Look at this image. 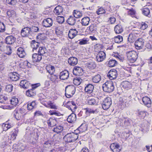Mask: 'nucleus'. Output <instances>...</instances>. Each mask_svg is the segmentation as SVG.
Returning <instances> with one entry per match:
<instances>
[{"label": "nucleus", "instance_id": "obj_1", "mask_svg": "<svg viewBox=\"0 0 152 152\" xmlns=\"http://www.w3.org/2000/svg\"><path fill=\"white\" fill-rule=\"evenodd\" d=\"M78 137V133L71 132L67 133L63 138L64 141L67 142H75Z\"/></svg>", "mask_w": 152, "mask_h": 152}, {"label": "nucleus", "instance_id": "obj_2", "mask_svg": "<svg viewBox=\"0 0 152 152\" xmlns=\"http://www.w3.org/2000/svg\"><path fill=\"white\" fill-rule=\"evenodd\" d=\"M26 134L29 136L31 139L37 141L39 139V132L37 130H34L32 129H30L29 127L26 129Z\"/></svg>", "mask_w": 152, "mask_h": 152}, {"label": "nucleus", "instance_id": "obj_3", "mask_svg": "<svg viewBox=\"0 0 152 152\" xmlns=\"http://www.w3.org/2000/svg\"><path fill=\"white\" fill-rule=\"evenodd\" d=\"M148 36L147 34H144L142 37L137 39L134 42L135 47L136 49L140 50L142 48L145 40L146 38H148Z\"/></svg>", "mask_w": 152, "mask_h": 152}, {"label": "nucleus", "instance_id": "obj_4", "mask_svg": "<svg viewBox=\"0 0 152 152\" xmlns=\"http://www.w3.org/2000/svg\"><path fill=\"white\" fill-rule=\"evenodd\" d=\"M26 110L23 108H16L14 111V117L17 120L22 119L26 113Z\"/></svg>", "mask_w": 152, "mask_h": 152}, {"label": "nucleus", "instance_id": "obj_5", "mask_svg": "<svg viewBox=\"0 0 152 152\" xmlns=\"http://www.w3.org/2000/svg\"><path fill=\"white\" fill-rule=\"evenodd\" d=\"M102 88L103 91L106 92H111L114 89L113 83L111 81L106 82L103 84Z\"/></svg>", "mask_w": 152, "mask_h": 152}, {"label": "nucleus", "instance_id": "obj_6", "mask_svg": "<svg viewBox=\"0 0 152 152\" xmlns=\"http://www.w3.org/2000/svg\"><path fill=\"white\" fill-rule=\"evenodd\" d=\"M65 95L67 98L72 97L75 92V87L73 85L67 86L65 89Z\"/></svg>", "mask_w": 152, "mask_h": 152}, {"label": "nucleus", "instance_id": "obj_7", "mask_svg": "<svg viewBox=\"0 0 152 152\" xmlns=\"http://www.w3.org/2000/svg\"><path fill=\"white\" fill-rule=\"evenodd\" d=\"M126 55L128 60L131 63L134 62L138 57V53L134 50L127 52Z\"/></svg>", "mask_w": 152, "mask_h": 152}, {"label": "nucleus", "instance_id": "obj_8", "mask_svg": "<svg viewBox=\"0 0 152 152\" xmlns=\"http://www.w3.org/2000/svg\"><path fill=\"white\" fill-rule=\"evenodd\" d=\"M21 35L23 37H29L32 36L30 27L27 26L23 28L21 31Z\"/></svg>", "mask_w": 152, "mask_h": 152}, {"label": "nucleus", "instance_id": "obj_9", "mask_svg": "<svg viewBox=\"0 0 152 152\" xmlns=\"http://www.w3.org/2000/svg\"><path fill=\"white\" fill-rule=\"evenodd\" d=\"M112 104L111 98L109 97L105 98L102 103V108L104 110H106L109 108Z\"/></svg>", "mask_w": 152, "mask_h": 152}, {"label": "nucleus", "instance_id": "obj_10", "mask_svg": "<svg viewBox=\"0 0 152 152\" xmlns=\"http://www.w3.org/2000/svg\"><path fill=\"white\" fill-rule=\"evenodd\" d=\"M53 23V20L50 18L44 19L42 22L43 26L46 28L50 27L52 26Z\"/></svg>", "mask_w": 152, "mask_h": 152}, {"label": "nucleus", "instance_id": "obj_11", "mask_svg": "<svg viewBox=\"0 0 152 152\" xmlns=\"http://www.w3.org/2000/svg\"><path fill=\"white\" fill-rule=\"evenodd\" d=\"M105 58L106 54L103 51H99L96 57V60L99 62L103 61Z\"/></svg>", "mask_w": 152, "mask_h": 152}, {"label": "nucleus", "instance_id": "obj_12", "mask_svg": "<svg viewBox=\"0 0 152 152\" xmlns=\"http://www.w3.org/2000/svg\"><path fill=\"white\" fill-rule=\"evenodd\" d=\"M107 76L109 79L113 80L115 79L117 76V72L115 69H112L108 72Z\"/></svg>", "mask_w": 152, "mask_h": 152}, {"label": "nucleus", "instance_id": "obj_13", "mask_svg": "<svg viewBox=\"0 0 152 152\" xmlns=\"http://www.w3.org/2000/svg\"><path fill=\"white\" fill-rule=\"evenodd\" d=\"M83 72V70L81 67L76 66L74 67L73 73L74 75L76 76L81 75Z\"/></svg>", "mask_w": 152, "mask_h": 152}, {"label": "nucleus", "instance_id": "obj_14", "mask_svg": "<svg viewBox=\"0 0 152 152\" xmlns=\"http://www.w3.org/2000/svg\"><path fill=\"white\" fill-rule=\"evenodd\" d=\"M59 76L60 79L61 80H67L69 76V72L66 70L63 71L60 73Z\"/></svg>", "mask_w": 152, "mask_h": 152}, {"label": "nucleus", "instance_id": "obj_15", "mask_svg": "<svg viewBox=\"0 0 152 152\" xmlns=\"http://www.w3.org/2000/svg\"><path fill=\"white\" fill-rule=\"evenodd\" d=\"M110 148L113 152H119L121 150V148L117 143H114L111 144Z\"/></svg>", "mask_w": 152, "mask_h": 152}, {"label": "nucleus", "instance_id": "obj_16", "mask_svg": "<svg viewBox=\"0 0 152 152\" xmlns=\"http://www.w3.org/2000/svg\"><path fill=\"white\" fill-rule=\"evenodd\" d=\"M87 129V125L86 123H83L75 132L78 133L83 132L86 131Z\"/></svg>", "mask_w": 152, "mask_h": 152}, {"label": "nucleus", "instance_id": "obj_17", "mask_svg": "<svg viewBox=\"0 0 152 152\" xmlns=\"http://www.w3.org/2000/svg\"><path fill=\"white\" fill-rule=\"evenodd\" d=\"M20 85L21 87L25 89L28 88L31 86V84L28 81L25 80H21L20 83Z\"/></svg>", "mask_w": 152, "mask_h": 152}, {"label": "nucleus", "instance_id": "obj_18", "mask_svg": "<svg viewBox=\"0 0 152 152\" xmlns=\"http://www.w3.org/2000/svg\"><path fill=\"white\" fill-rule=\"evenodd\" d=\"M16 38L14 36L11 35L7 37L5 39V42L6 44L11 45L14 43L16 40Z\"/></svg>", "mask_w": 152, "mask_h": 152}, {"label": "nucleus", "instance_id": "obj_19", "mask_svg": "<svg viewBox=\"0 0 152 152\" xmlns=\"http://www.w3.org/2000/svg\"><path fill=\"white\" fill-rule=\"evenodd\" d=\"M94 86L91 84L89 83L86 85L85 88V91L88 94L91 93L94 89Z\"/></svg>", "mask_w": 152, "mask_h": 152}, {"label": "nucleus", "instance_id": "obj_20", "mask_svg": "<svg viewBox=\"0 0 152 152\" xmlns=\"http://www.w3.org/2000/svg\"><path fill=\"white\" fill-rule=\"evenodd\" d=\"M77 31L75 29H71L68 33V36L70 39H72L77 34Z\"/></svg>", "mask_w": 152, "mask_h": 152}, {"label": "nucleus", "instance_id": "obj_21", "mask_svg": "<svg viewBox=\"0 0 152 152\" xmlns=\"http://www.w3.org/2000/svg\"><path fill=\"white\" fill-rule=\"evenodd\" d=\"M68 63L71 66H74L78 62V60L75 57H72L68 59Z\"/></svg>", "mask_w": 152, "mask_h": 152}, {"label": "nucleus", "instance_id": "obj_22", "mask_svg": "<svg viewBox=\"0 0 152 152\" xmlns=\"http://www.w3.org/2000/svg\"><path fill=\"white\" fill-rule=\"evenodd\" d=\"M42 57L38 53H34L32 56V61L34 63L39 62L42 59Z\"/></svg>", "mask_w": 152, "mask_h": 152}, {"label": "nucleus", "instance_id": "obj_23", "mask_svg": "<svg viewBox=\"0 0 152 152\" xmlns=\"http://www.w3.org/2000/svg\"><path fill=\"white\" fill-rule=\"evenodd\" d=\"M142 101L145 105L147 107H150L151 104L150 99L147 96L143 97L142 99Z\"/></svg>", "mask_w": 152, "mask_h": 152}, {"label": "nucleus", "instance_id": "obj_24", "mask_svg": "<svg viewBox=\"0 0 152 152\" xmlns=\"http://www.w3.org/2000/svg\"><path fill=\"white\" fill-rule=\"evenodd\" d=\"M40 44L39 42H36L35 40H33L31 43V47L32 48V51H34L36 50L39 47Z\"/></svg>", "mask_w": 152, "mask_h": 152}, {"label": "nucleus", "instance_id": "obj_25", "mask_svg": "<svg viewBox=\"0 0 152 152\" xmlns=\"http://www.w3.org/2000/svg\"><path fill=\"white\" fill-rule=\"evenodd\" d=\"M76 119V115L73 113L69 115L67 118V121L70 123H72L75 121Z\"/></svg>", "mask_w": 152, "mask_h": 152}, {"label": "nucleus", "instance_id": "obj_26", "mask_svg": "<svg viewBox=\"0 0 152 152\" xmlns=\"http://www.w3.org/2000/svg\"><path fill=\"white\" fill-rule=\"evenodd\" d=\"M47 123L49 126L53 127L56 125L57 121L53 117L50 118L48 120Z\"/></svg>", "mask_w": 152, "mask_h": 152}, {"label": "nucleus", "instance_id": "obj_27", "mask_svg": "<svg viewBox=\"0 0 152 152\" xmlns=\"http://www.w3.org/2000/svg\"><path fill=\"white\" fill-rule=\"evenodd\" d=\"M90 20L89 17H85L82 19L80 23L82 26H86L89 24Z\"/></svg>", "mask_w": 152, "mask_h": 152}, {"label": "nucleus", "instance_id": "obj_28", "mask_svg": "<svg viewBox=\"0 0 152 152\" xmlns=\"http://www.w3.org/2000/svg\"><path fill=\"white\" fill-rule=\"evenodd\" d=\"M17 51V54L20 58H23L26 55L24 49L21 47L19 48L18 49Z\"/></svg>", "mask_w": 152, "mask_h": 152}, {"label": "nucleus", "instance_id": "obj_29", "mask_svg": "<svg viewBox=\"0 0 152 152\" xmlns=\"http://www.w3.org/2000/svg\"><path fill=\"white\" fill-rule=\"evenodd\" d=\"M108 62V65L109 67H113L117 65L118 62L115 59L109 58Z\"/></svg>", "mask_w": 152, "mask_h": 152}, {"label": "nucleus", "instance_id": "obj_30", "mask_svg": "<svg viewBox=\"0 0 152 152\" xmlns=\"http://www.w3.org/2000/svg\"><path fill=\"white\" fill-rule=\"evenodd\" d=\"M18 74L16 73H12L9 75V77L10 80L12 81H16L19 79Z\"/></svg>", "mask_w": 152, "mask_h": 152}, {"label": "nucleus", "instance_id": "obj_31", "mask_svg": "<svg viewBox=\"0 0 152 152\" xmlns=\"http://www.w3.org/2000/svg\"><path fill=\"white\" fill-rule=\"evenodd\" d=\"M63 11V7L60 5L56 7L54 10V13L57 15H60L62 13Z\"/></svg>", "mask_w": 152, "mask_h": 152}, {"label": "nucleus", "instance_id": "obj_32", "mask_svg": "<svg viewBox=\"0 0 152 152\" xmlns=\"http://www.w3.org/2000/svg\"><path fill=\"white\" fill-rule=\"evenodd\" d=\"M75 18L73 16H70L67 20V23L70 25H74L76 22Z\"/></svg>", "mask_w": 152, "mask_h": 152}, {"label": "nucleus", "instance_id": "obj_33", "mask_svg": "<svg viewBox=\"0 0 152 152\" xmlns=\"http://www.w3.org/2000/svg\"><path fill=\"white\" fill-rule=\"evenodd\" d=\"M12 133L11 135V140H14L16 139L17 134L18 132V128L14 129L12 131Z\"/></svg>", "mask_w": 152, "mask_h": 152}, {"label": "nucleus", "instance_id": "obj_34", "mask_svg": "<svg viewBox=\"0 0 152 152\" xmlns=\"http://www.w3.org/2000/svg\"><path fill=\"white\" fill-rule=\"evenodd\" d=\"M114 31L116 34H120L123 31L122 26L119 24L116 25L114 28Z\"/></svg>", "mask_w": 152, "mask_h": 152}, {"label": "nucleus", "instance_id": "obj_35", "mask_svg": "<svg viewBox=\"0 0 152 152\" xmlns=\"http://www.w3.org/2000/svg\"><path fill=\"white\" fill-rule=\"evenodd\" d=\"M136 38V36L135 35V34L131 33L129 34L128 40L130 42H133L134 41Z\"/></svg>", "mask_w": 152, "mask_h": 152}, {"label": "nucleus", "instance_id": "obj_36", "mask_svg": "<svg viewBox=\"0 0 152 152\" xmlns=\"http://www.w3.org/2000/svg\"><path fill=\"white\" fill-rule=\"evenodd\" d=\"M101 79V76L99 74H97L92 77V81L94 83H98Z\"/></svg>", "mask_w": 152, "mask_h": 152}, {"label": "nucleus", "instance_id": "obj_37", "mask_svg": "<svg viewBox=\"0 0 152 152\" xmlns=\"http://www.w3.org/2000/svg\"><path fill=\"white\" fill-rule=\"evenodd\" d=\"M96 25L94 24H92L90 26L87 27V30H89L91 32L94 33L96 30Z\"/></svg>", "mask_w": 152, "mask_h": 152}, {"label": "nucleus", "instance_id": "obj_38", "mask_svg": "<svg viewBox=\"0 0 152 152\" xmlns=\"http://www.w3.org/2000/svg\"><path fill=\"white\" fill-rule=\"evenodd\" d=\"M73 16L76 18H80L83 15L81 12L77 10H74L73 12Z\"/></svg>", "mask_w": 152, "mask_h": 152}, {"label": "nucleus", "instance_id": "obj_39", "mask_svg": "<svg viewBox=\"0 0 152 152\" xmlns=\"http://www.w3.org/2000/svg\"><path fill=\"white\" fill-rule=\"evenodd\" d=\"M36 94L35 91L32 89L28 90L26 92V95L28 96H35Z\"/></svg>", "mask_w": 152, "mask_h": 152}, {"label": "nucleus", "instance_id": "obj_40", "mask_svg": "<svg viewBox=\"0 0 152 152\" xmlns=\"http://www.w3.org/2000/svg\"><path fill=\"white\" fill-rule=\"evenodd\" d=\"M46 51V50L45 47H40L38 50V54L42 57L43 55L45 53Z\"/></svg>", "mask_w": 152, "mask_h": 152}, {"label": "nucleus", "instance_id": "obj_41", "mask_svg": "<svg viewBox=\"0 0 152 152\" xmlns=\"http://www.w3.org/2000/svg\"><path fill=\"white\" fill-rule=\"evenodd\" d=\"M36 105L35 101H33L29 103L28 104L27 108L29 110H31L34 108Z\"/></svg>", "mask_w": 152, "mask_h": 152}, {"label": "nucleus", "instance_id": "obj_42", "mask_svg": "<svg viewBox=\"0 0 152 152\" xmlns=\"http://www.w3.org/2000/svg\"><path fill=\"white\" fill-rule=\"evenodd\" d=\"M11 104L15 106L17 105L19 102L18 99L15 96L13 97L10 100Z\"/></svg>", "mask_w": 152, "mask_h": 152}, {"label": "nucleus", "instance_id": "obj_43", "mask_svg": "<svg viewBox=\"0 0 152 152\" xmlns=\"http://www.w3.org/2000/svg\"><path fill=\"white\" fill-rule=\"evenodd\" d=\"M121 85L123 88L126 90L129 89L130 87V83L127 81L123 82L121 84Z\"/></svg>", "mask_w": 152, "mask_h": 152}, {"label": "nucleus", "instance_id": "obj_44", "mask_svg": "<svg viewBox=\"0 0 152 152\" xmlns=\"http://www.w3.org/2000/svg\"><path fill=\"white\" fill-rule=\"evenodd\" d=\"M138 113L139 116L141 119H143L146 115V113L145 111H142L138 110Z\"/></svg>", "mask_w": 152, "mask_h": 152}, {"label": "nucleus", "instance_id": "obj_45", "mask_svg": "<svg viewBox=\"0 0 152 152\" xmlns=\"http://www.w3.org/2000/svg\"><path fill=\"white\" fill-rule=\"evenodd\" d=\"M87 64L88 67L91 69H94L96 66V64L95 62L94 61L88 62Z\"/></svg>", "mask_w": 152, "mask_h": 152}, {"label": "nucleus", "instance_id": "obj_46", "mask_svg": "<svg viewBox=\"0 0 152 152\" xmlns=\"http://www.w3.org/2000/svg\"><path fill=\"white\" fill-rule=\"evenodd\" d=\"M115 42L118 43L121 42L123 40V38L122 36L118 35L114 38Z\"/></svg>", "mask_w": 152, "mask_h": 152}, {"label": "nucleus", "instance_id": "obj_47", "mask_svg": "<svg viewBox=\"0 0 152 152\" xmlns=\"http://www.w3.org/2000/svg\"><path fill=\"white\" fill-rule=\"evenodd\" d=\"M63 127L61 126H58L54 127L53 131L54 132L58 133L61 132L63 130Z\"/></svg>", "mask_w": 152, "mask_h": 152}, {"label": "nucleus", "instance_id": "obj_48", "mask_svg": "<svg viewBox=\"0 0 152 152\" xmlns=\"http://www.w3.org/2000/svg\"><path fill=\"white\" fill-rule=\"evenodd\" d=\"M48 77L51 81L54 82L55 81L58 79V76L56 75H53V74L48 75Z\"/></svg>", "mask_w": 152, "mask_h": 152}, {"label": "nucleus", "instance_id": "obj_49", "mask_svg": "<svg viewBox=\"0 0 152 152\" xmlns=\"http://www.w3.org/2000/svg\"><path fill=\"white\" fill-rule=\"evenodd\" d=\"M13 86L12 84L7 85L5 88V90L8 92H11L13 90Z\"/></svg>", "mask_w": 152, "mask_h": 152}, {"label": "nucleus", "instance_id": "obj_50", "mask_svg": "<svg viewBox=\"0 0 152 152\" xmlns=\"http://www.w3.org/2000/svg\"><path fill=\"white\" fill-rule=\"evenodd\" d=\"M84 109L85 110V113L87 115L91 113H94L96 111V110H94L88 108H85Z\"/></svg>", "mask_w": 152, "mask_h": 152}, {"label": "nucleus", "instance_id": "obj_51", "mask_svg": "<svg viewBox=\"0 0 152 152\" xmlns=\"http://www.w3.org/2000/svg\"><path fill=\"white\" fill-rule=\"evenodd\" d=\"M122 134L124 137L126 138V139H127L129 138L130 136L132 135L131 132L128 131H124L123 132Z\"/></svg>", "mask_w": 152, "mask_h": 152}, {"label": "nucleus", "instance_id": "obj_52", "mask_svg": "<svg viewBox=\"0 0 152 152\" xmlns=\"http://www.w3.org/2000/svg\"><path fill=\"white\" fill-rule=\"evenodd\" d=\"M79 44L80 45H85L88 44V40L86 38H84L79 40Z\"/></svg>", "mask_w": 152, "mask_h": 152}, {"label": "nucleus", "instance_id": "obj_53", "mask_svg": "<svg viewBox=\"0 0 152 152\" xmlns=\"http://www.w3.org/2000/svg\"><path fill=\"white\" fill-rule=\"evenodd\" d=\"M142 14L146 16H147L150 13V10L148 7L142 9Z\"/></svg>", "mask_w": 152, "mask_h": 152}, {"label": "nucleus", "instance_id": "obj_54", "mask_svg": "<svg viewBox=\"0 0 152 152\" xmlns=\"http://www.w3.org/2000/svg\"><path fill=\"white\" fill-rule=\"evenodd\" d=\"M56 20L57 22L59 24H62L64 22V18L63 16H58Z\"/></svg>", "mask_w": 152, "mask_h": 152}, {"label": "nucleus", "instance_id": "obj_55", "mask_svg": "<svg viewBox=\"0 0 152 152\" xmlns=\"http://www.w3.org/2000/svg\"><path fill=\"white\" fill-rule=\"evenodd\" d=\"M30 29L31 31V32L32 34V36L34 35V32H37L39 31V28L35 26H32L30 27Z\"/></svg>", "mask_w": 152, "mask_h": 152}, {"label": "nucleus", "instance_id": "obj_56", "mask_svg": "<svg viewBox=\"0 0 152 152\" xmlns=\"http://www.w3.org/2000/svg\"><path fill=\"white\" fill-rule=\"evenodd\" d=\"M46 37L44 34H39L37 37V38L40 40H43L45 39Z\"/></svg>", "mask_w": 152, "mask_h": 152}, {"label": "nucleus", "instance_id": "obj_57", "mask_svg": "<svg viewBox=\"0 0 152 152\" xmlns=\"http://www.w3.org/2000/svg\"><path fill=\"white\" fill-rule=\"evenodd\" d=\"M88 104L89 105H92L96 104V103L95 99H91L88 100Z\"/></svg>", "mask_w": 152, "mask_h": 152}, {"label": "nucleus", "instance_id": "obj_58", "mask_svg": "<svg viewBox=\"0 0 152 152\" xmlns=\"http://www.w3.org/2000/svg\"><path fill=\"white\" fill-rule=\"evenodd\" d=\"M46 107L53 109H57L56 106L51 102H49L47 104V105H46Z\"/></svg>", "mask_w": 152, "mask_h": 152}, {"label": "nucleus", "instance_id": "obj_59", "mask_svg": "<svg viewBox=\"0 0 152 152\" xmlns=\"http://www.w3.org/2000/svg\"><path fill=\"white\" fill-rule=\"evenodd\" d=\"M124 125L123 126L126 128H127L128 126H130V120L128 118H126L124 119Z\"/></svg>", "mask_w": 152, "mask_h": 152}, {"label": "nucleus", "instance_id": "obj_60", "mask_svg": "<svg viewBox=\"0 0 152 152\" xmlns=\"http://www.w3.org/2000/svg\"><path fill=\"white\" fill-rule=\"evenodd\" d=\"M96 12L98 15H99L101 14L104 13L105 11L103 8L100 7L97 10Z\"/></svg>", "mask_w": 152, "mask_h": 152}, {"label": "nucleus", "instance_id": "obj_61", "mask_svg": "<svg viewBox=\"0 0 152 152\" xmlns=\"http://www.w3.org/2000/svg\"><path fill=\"white\" fill-rule=\"evenodd\" d=\"M82 79L80 77H76L74 79L73 82L74 83H76V85H79L81 83Z\"/></svg>", "mask_w": 152, "mask_h": 152}, {"label": "nucleus", "instance_id": "obj_62", "mask_svg": "<svg viewBox=\"0 0 152 152\" xmlns=\"http://www.w3.org/2000/svg\"><path fill=\"white\" fill-rule=\"evenodd\" d=\"M105 5H106V10L109 11L111 12L112 10L111 8L110 3L107 1L105 2Z\"/></svg>", "mask_w": 152, "mask_h": 152}, {"label": "nucleus", "instance_id": "obj_63", "mask_svg": "<svg viewBox=\"0 0 152 152\" xmlns=\"http://www.w3.org/2000/svg\"><path fill=\"white\" fill-rule=\"evenodd\" d=\"M5 30V27L4 23L0 22V32H4Z\"/></svg>", "mask_w": 152, "mask_h": 152}, {"label": "nucleus", "instance_id": "obj_64", "mask_svg": "<svg viewBox=\"0 0 152 152\" xmlns=\"http://www.w3.org/2000/svg\"><path fill=\"white\" fill-rule=\"evenodd\" d=\"M148 27V25L145 22H142L141 24L140 28L142 30L145 29Z\"/></svg>", "mask_w": 152, "mask_h": 152}]
</instances>
